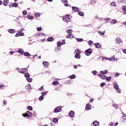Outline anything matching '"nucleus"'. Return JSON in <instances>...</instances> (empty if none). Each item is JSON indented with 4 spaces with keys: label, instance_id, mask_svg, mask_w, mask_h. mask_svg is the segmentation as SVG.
Here are the masks:
<instances>
[{
    "label": "nucleus",
    "instance_id": "774afa93",
    "mask_svg": "<svg viewBox=\"0 0 126 126\" xmlns=\"http://www.w3.org/2000/svg\"><path fill=\"white\" fill-rule=\"evenodd\" d=\"M123 3H124V4H126V0H123Z\"/></svg>",
    "mask_w": 126,
    "mask_h": 126
},
{
    "label": "nucleus",
    "instance_id": "680f3d73",
    "mask_svg": "<svg viewBox=\"0 0 126 126\" xmlns=\"http://www.w3.org/2000/svg\"><path fill=\"white\" fill-rule=\"evenodd\" d=\"M37 57H38V55L35 54V55L33 56V59H34L35 58H37Z\"/></svg>",
    "mask_w": 126,
    "mask_h": 126
},
{
    "label": "nucleus",
    "instance_id": "c03bdc74",
    "mask_svg": "<svg viewBox=\"0 0 126 126\" xmlns=\"http://www.w3.org/2000/svg\"><path fill=\"white\" fill-rule=\"evenodd\" d=\"M77 42H83V39L82 38H76Z\"/></svg>",
    "mask_w": 126,
    "mask_h": 126
},
{
    "label": "nucleus",
    "instance_id": "bf43d9fd",
    "mask_svg": "<svg viewBox=\"0 0 126 126\" xmlns=\"http://www.w3.org/2000/svg\"><path fill=\"white\" fill-rule=\"evenodd\" d=\"M23 71H24V73H25V72H26V71H27V68H24L23 69Z\"/></svg>",
    "mask_w": 126,
    "mask_h": 126
},
{
    "label": "nucleus",
    "instance_id": "72a5a7b5",
    "mask_svg": "<svg viewBox=\"0 0 126 126\" xmlns=\"http://www.w3.org/2000/svg\"><path fill=\"white\" fill-rule=\"evenodd\" d=\"M44 99V96H43L42 95H41L39 97V101H43V100Z\"/></svg>",
    "mask_w": 126,
    "mask_h": 126
},
{
    "label": "nucleus",
    "instance_id": "dca6fc26",
    "mask_svg": "<svg viewBox=\"0 0 126 126\" xmlns=\"http://www.w3.org/2000/svg\"><path fill=\"white\" fill-rule=\"evenodd\" d=\"M94 46H95V48L97 49H100L101 48V45L99 43H94Z\"/></svg>",
    "mask_w": 126,
    "mask_h": 126
},
{
    "label": "nucleus",
    "instance_id": "e433bc0d",
    "mask_svg": "<svg viewBox=\"0 0 126 126\" xmlns=\"http://www.w3.org/2000/svg\"><path fill=\"white\" fill-rule=\"evenodd\" d=\"M75 52L76 53V54H80V53H81V52H80V50L78 49L75 50Z\"/></svg>",
    "mask_w": 126,
    "mask_h": 126
},
{
    "label": "nucleus",
    "instance_id": "a878e982",
    "mask_svg": "<svg viewBox=\"0 0 126 126\" xmlns=\"http://www.w3.org/2000/svg\"><path fill=\"white\" fill-rule=\"evenodd\" d=\"M12 7H17L18 6V3L14 2L12 4Z\"/></svg>",
    "mask_w": 126,
    "mask_h": 126
},
{
    "label": "nucleus",
    "instance_id": "338daca9",
    "mask_svg": "<svg viewBox=\"0 0 126 126\" xmlns=\"http://www.w3.org/2000/svg\"><path fill=\"white\" fill-rule=\"evenodd\" d=\"M119 43H123V40H122V39H121V38H120V39H119Z\"/></svg>",
    "mask_w": 126,
    "mask_h": 126
},
{
    "label": "nucleus",
    "instance_id": "7ed1b4c3",
    "mask_svg": "<svg viewBox=\"0 0 126 126\" xmlns=\"http://www.w3.org/2000/svg\"><path fill=\"white\" fill-rule=\"evenodd\" d=\"M114 88L116 90V91L118 92V93H121L122 92V91H121V89L119 88V85H118V83H114L113 84Z\"/></svg>",
    "mask_w": 126,
    "mask_h": 126
},
{
    "label": "nucleus",
    "instance_id": "864d4df0",
    "mask_svg": "<svg viewBox=\"0 0 126 126\" xmlns=\"http://www.w3.org/2000/svg\"><path fill=\"white\" fill-rule=\"evenodd\" d=\"M122 9H123V10H124V12L126 11V6H125V5L123 6Z\"/></svg>",
    "mask_w": 126,
    "mask_h": 126
},
{
    "label": "nucleus",
    "instance_id": "79ce46f5",
    "mask_svg": "<svg viewBox=\"0 0 126 126\" xmlns=\"http://www.w3.org/2000/svg\"><path fill=\"white\" fill-rule=\"evenodd\" d=\"M72 37V33H70V34H68L67 35H66V38H70V37Z\"/></svg>",
    "mask_w": 126,
    "mask_h": 126
},
{
    "label": "nucleus",
    "instance_id": "423d86ee",
    "mask_svg": "<svg viewBox=\"0 0 126 126\" xmlns=\"http://www.w3.org/2000/svg\"><path fill=\"white\" fill-rule=\"evenodd\" d=\"M62 111V106H58L54 109V113H60Z\"/></svg>",
    "mask_w": 126,
    "mask_h": 126
},
{
    "label": "nucleus",
    "instance_id": "39448f33",
    "mask_svg": "<svg viewBox=\"0 0 126 126\" xmlns=\"http://www.w3.org/2000/svg\"><path fill=\"white\" fill-rule=\"evenodd\" d=\"M92 54V49L91 48L88 49L85 51V54L87 56H90Z\"/></svg>",
    "mask_w": 126,
    "mask_h": 126
},
{
    "label": "nucleus",
    "instance_id": "0e129e2a",
    "mask_svg": "<svg viewBox=\"0 0 126 126\" xmlns=\"http://www.w3.org/2000/svg\"><path fill=\"white\" fill-rule=\"evenodd\" d=\"M94 99L93 98H91L90 100V103H92V102H93Z\"/></svg>",
    "mask_w": 126,
    "mask_h": 126
},
{
    "label": "nucleus",
    "instance_id": "a19ab883",
    "mask_svg": "<svg viewBox=\"0 0 126 126\" xmlns=\"http://www.w3.org/2000/svg\"><path fill=\"white\" fill-rule=\"evenodd\" d=\"M59 83V82L58 81H55L52 83L53 85H57Z\"/></svg>",
    "mask_w": 126,
    "mask_h": 126
},
{
    "label": "nucleus",
    "instance_id": "37998d69",
    "mask_svg": "<svg viewBox=\"0 0 126 126\" xmlns=\"http://www.w3.org/2000/svg\"><path fill=\"white\" fill-rule=\"evenodd\" d=\"M28 110H29V111H32V110H33V108L31 106H29L27 108Z\"/></svg>",
    "mask_w": 126,
    "mask_h": 126
},
{
    "label": "nucleus",
    "instance_id": "4c0bfd02",
    "mask_svg": "<svg viewBox=\"0 0 126 126\" xmlns=\"http://www.w3.org/2000/svg\"><path fill=\"white\" fill-rule=\"evenodd\" d=\"M88 43L89 46H91V45H92V44H93V41L92 40H89V41H88Z\"/></svg>",
    "mask_w": 126,
    "mask_h": 126
},
{
    "label": "nucleus",
    "instance_id": "a211bd4d",
    "mask_svg": "<svg viewBox=\"0 0 126 126\" xmlns=\"http://www.w3.org/2000/svg\"><path fill=\"white\" fill-rule=\"evenodd\" d=\"M47 41H48V42H53V41H54V37H49L47 39Z\"/></svg>",
    "mask_w": 126,
    "mask_h": 126
},
{
    "label": "nucleus",
    "instance_id": "cd10ccee",
    "mask_svg": "<svg viewBox=\"0 0 126 126\" xmlns=\"http://www.w3.org/2000/svg\"><path fill=\"white\" fill-rule=\"evenodd\" d=\"M98 33L100 35H101V36L105 35V31H103V32L98 31Z\"/></svg>",
    "mask_w": 126,
    "mask_h": 126
},
{
    "label": "nucleus",
    "instance_id": "4468645a",
    "mask_svg": "<svg viewBox=\"0 0 126 126\" xmlns=\"http://www.w3.org/2000/svg\"><path fill=\"white\" fill-rule=\"evenodd\" d=\"M91 109V105H90L89 103L87 104L86 106V110H87V111H89V110H90Z\"/></svg>",
    "mask_w": 126,
    "mask_h": 126
},
{
    "label": "nucleus",
    "instance_id": "b1692460",
    "mask_svg": "<svg viewBox=\"0 0 126 126\" xmlns=\"http://www.w3.org/2000/svg\"><path fill=\"white\" fill-rule=\"evenodd\" d=\"M42 64L44 65V66H45V67L48 66V65H49V63H48L46 61L43 62Z\"/></svg>",
    "mask_w": 126,
    "mask_h": 126
},
{
    "label": "nucleus",
    "instance_id": "5fc2aeb1",
    "mask_svg": "<svg viewBox=\"0 0 126 126\" xmlns=\"http://www.w3.org/2000/svg\"><path fill=\"white\" fill-rule=\"evenodd\" d=\"M19 36H24V33L23 32H19Z\"/></svg>",
    "mask_w": 126,
    "mask_h": 126
},
{
    "label": "nucleus",
    "instance_id": "c756f323",
    "mask_svg": "<svg viewBox=\"0 0 126 126\" xmlns=\"http://www.w3.org/2000/svg\"><path fill=\"white\" fill-rule=\"evenodd\" d=\"M26 80H27L28 82H32V79L31 78H27Z\"/></svg>",
    "mask_w": 126,
    "mask_h": 126
},
{
    "label": "nucleus",
    "instance_id": "69168bd1",
    "mask_svg": "<svg viewBox=\"0 0 126 126\" xmlns=\"http://www.w3.org/2000/svg\"><path fill=\"white\" fill-rule=\"evenodd\" d=\"M33 116L34 117H36V116H37V113H36L35 112H33Z\"/></svg>",
    "mask_w": 126,
    "mask_h": 126
},
{
    "label": "nucleus",
    "instance_id": "de8ad7c7",
    "mask_svg": "<svg viewBox=\"0 0 126 126\" xmlns=\"http://www.w3.org/2000/svg\"><path fill=\"white\" fill-rule=\"evenodd\" d=\"M67 33H68V34H69V33H72V30H68L66 31Z\"/></svg>",
    "mask_w": 126,
    "mask_h": 126
},
{
    "label": "nucleus",
    "instance_id": "2eb2a0df",
    "mask_svg": "<svg viewBox=\"0 0 126 126\" xmlns=\"http://www.w3.org/2000/svg\"><path fill=\"white\" fill-rule=\"evenodd\" d=\"M62 2L63 3H65L64 4V6H68V4L67 3L68 1H67V0H62Z\"/></svg>",
    "mask_w": 126,
    "mask_h": 126
},
{
    "label": "nucleus",
    "instance_id": "c85d7f7f",
    "mask_svg": "<svg viewBox=\"0 0 126 126\" xmlns=\"http://www.w3.org/2000/svg\"><path fill=\"white\" fill-rule=\"evenodd\" d=\"M122 121L124 122H126V115L123 116V118H122Z\"/></svg>",
    "mask_w": 126,
    "mask_h": 126
},
{
    "label": "nucleus",
    "instance_id": "20e7f679",
    "mask_svg": "<svg viewBox=\"0 0 126 126\" xmlns=\"http://www.w3.org/2000/svg\"><path fill=\"white\" fill-rule=\"evenodd\" d=\"M23 117H26V118H30L32 117V113L30 111H27L25 114H23Z\"/></svg>",
    "mask_w": 126,
    "mask_h": 126
},
{
    "label": "nucleus",
    "instance_id": "49530a36",
    "mask_svg": "<svg viewBox=\"0 0 126 126\" xmlns=\"http://www.w3.org/2000/svg\"><path fill=\"white\" fill-rule=\"evenodd\" d=\"M112 106L115 108V109H118V104H116L115 103H113L112 104Z\"/></svg>",
    "mask_w": 126,
    "mask_h": 126
},
{
    "label": "nucleus",
    "instance_id": "412c9836",
    "mask_svg": "<svg viewBox=\"0 0 126 126\" xmlns=\"http://www.w3.org/2000/svg\"><path fill=\"white\" fill-rule=\"evenodd\" d=\"M81 56L80 55V54H78V53H76L75 55V58L76 59H80Z\"/></svg>",
    "mask_w": 126,
    "mask_h": 126
},
{
    "label": "nucleus",
    "instance_id": "ea45409f",
    "mask_svg": "<svg viewBox=\"0 0 126 126\" xmlns=\"http://www.w3.org/2000/svg\"><path fill=\"white\" fill-rule=\"evenodd\" d=\"M74 78H75V76L74 74L71 75L70 76V79H74Z\"/></svg>",
    "mask_w": 126,
    "mask_h": 126
},
{
    "label": "nucleus",
    "instance_id": "f3484780",
    "mask_svg": "<svg viewBox=\"0 0 126 126\" xmlns=\"http://www.w3.org/2000/svg\"><path fill=\"white\" fill-rule=\"evenodd\" d=\"M69 116L70 117V118H72L73 116H74V111H71L69 113Z\"/></svg>",
    "mask_w": 126,
    "mask_h": 126
},
{
    "label": "nucleus",
    "instance_id": "1a4fd4ad",
    "mask_svg": "<svg viewBox=\"0 0 126 126\" xmlns=\"http://www.w3.org/2000/svg\"><path fill=\"white\" fill-rule=\"evenodd\" d=\"M9 2V0H4L3 1V4L5 6H6L8 5Z\"/></svg>",
    "mask_w": 126,
    "mask_h": 126
},
{
    "label": "nucleus",
    "instance_id": "f03ea898",
    "mask_svg": "<svg viewBox=\"0 0 126 126\" xmlns=\"http://www.w3.org/2000/svg\"><path fill=\"white\" fill-rule=\"evenodd\" d=\"M98 77H100L101 79H106V81H110L111 79H112V77L110 76L106 77L105 75H102L101 74H98Z\"/></svg>",
    "mask_w": 126,
    "mask_h": 126
},
{
    "label": "nucleus",
    "instance_id": "6e6552de",
    "mask_svg": "<svg viewBox=\"0 0 126 126\" xmlns=\"http://www.w3.org/2000/svg\"><path fill=\"white\" fill-rule=\"evenodd\" d=\"M8 32L9 33H10L11 34H14V33H15V32H16V31H15V30L14 29H11L8 30Z\"/></svg>",
    "mask_w": 126,
    "mask_h": 126
},
{
    "label": "nucleus",
    "instance_id": "393cba45",
    "mask_svg": "<svg viewBox=\"0 0 126 126\" xmlns=\"http://www.w3.org/2000/svg\"><path fill=\"white\" fill-rule=\"evenodd\" d=\"M17 69H18V72H20V73H24V71H23V69L17 68Z\"/></svg>",
    "mask_w": 126,
    "mask_h": 126
},
{
    "label": "nucleus",
    "instance_id": "7c9ffc66",
    "mask_svg": "<svg viewBox=\"0 0 126 126\" xmlns=\"http://www.w3.org/2000/svg\"><path fill=\"white\" fill-rule=\"evenodd\" d=\"M48 94V91H45L43 93H41V95L42 96H45V95H47Z\"/></svg>",
    "mask_w": 126,
    "mask_h": 126
},
{
    "label": "nucleus",
    "instance_id": "13d9d810",
    "mask_svg": "<svg viewBox=\"0 0 126 126\" xmlns=\"http://www.w3.org/2000/svg\"><path fill=\"white\" fill-rule=\"evenodd\" d=\"M23 30H24V29H20V30L18 31V32H20V33H22V32H23Z\"/></svg>",
    "mask_w": 126,
    "mask_h": 126
},
{
    "label": "nucleus",
    "instance_id": "58836bf2",
    "mask_svg": "<svg viewBox=\"0 0 126 126\" xmlns=\"http://www.w3.org/2000/svg\"><path fill=\"white\" fill-rule=\"evenodd\" d=\"M110 4L112 5V6H116L117 5V3H116L115 2H112L110 3Z\"/></svg>",
    "mask_w": 126,
    "mask_h": 126
},
{
    "label": "nucleus",
    "instance_id": "f257e3e1",
    "mask_svg": "<svg viewBox=\"0 0 126 126\" xmlns=\"http://www.w3.org/2000/svg\"><path fill=\"white\" fill-rule=\"evenodd\" d=\"M71 18H72V17L70 15H66L63 18V21H64V22H66V23H68V22H70V21H71Z\"/></svg>",
    "mask_w": 126,
    "mask_h": 126
},
{
    "label": "nucleus",
    "instance_id": "6e6d98bb",
    "mask_svg": "<svg viewBox=\"0 0 126 126\" xmlns=\"http://www.w3.org/2000/svg\"><path fill=\"white\" fill-rule=\"evenodd\" d=\"M42 30V28L41 27H38L37 28V31H41Z\"/></svg>",
    "mask_w": 126,
    "mask_h": 126
},
{
    "label": "nucleus",
    "instance_id": "bb28decb",
    "mask_svg": "<svg viewBox=\"0 0 126 126\" xmlns=\"http://www.w3.org/2000/svg\"><path fill=\"white\" fill-rule=\"evenodd\" d=\"M53 122L55 124H57L59 122V119H58L57 118H53Z\"/></svg>",
    "mask_w": 126,
    "mask_h": 126
},
{
    "label": "nucleus",
    "instance_id": "aec40b11",
    "mask_svg": "<svg viewBox=\"0 0 126 126\" xmlns=\"http://www.w3.org/2000/svg\"><path fill=\"white\" fill-rule=\"evenodd\" d=\"M110 23L111 25H114V24L118 23V21H117L116 20H112Z\"/></svg>",
    "mask_w": 126,
    "mask_h": 126
},
{
    "label": "nucleus",
    "instance_id": "0eeeda50",
    "mask_svg": "<svg viewBox=\"0 0 126 126\" xmlns=\"http://www.w3.org/2000/svg\"><path fill=\"white\" fill-rule=\"evenodd\" d=\"M63 45H65V40L64 39L63 40V42L59 41L57 42L58 47H61V46H63Z\"/></svg>",
    "mask_w": 126,
    "mask_h": 126
},
{
    "label": "nucleus",
    "instance_id": "f704fd0d",
    "mask_svg": "<svg viewBox=\"0 0 126 126\" xmlns=\"http://www.w3.org/2000/svg\"><path fill=\"white\" fill-rule=\"evenodd\" d=\"M106 22H110L111 21V19L110 18H105L104 19Z\"/></svg>",
    "mask_w": 126,
    "mask_h": 126
},
{
    "label": "nucleus",
    "instance_id": "2f4dec72",
    "mask_svg": "<svg viewBox=\"0 0 126 126\" xmlns=\"http://www.w3.org/2000/svg\"><path fill=\"white\" fill-rule=\"evenodd\" d=\"M78 14L80 16H84V13L83 12H79Z\"/></svg>",
    "mask_w": 126,
    "mask_h": 126
},
{
    "label": "nucleus",
    "instance_id": "603ef678",
    "mask_svg": "<svg viewBox=\"0 0 126 126\" xmlns=\"http://www.w3.org/2000/svg\"><path fill=\"white\" fill-rule=\"evenodd\" d=\"M23 14L24 15H26V14H27V11L26 10L23 11Z\"/></svg>",
    "mask_w": 126,
    "mask_h": 126
},
{
    "label": "nucleus",
    "instance_id": "3c124183",
    "mask_svg": "<svg viewBox=\"0 0 126 126\" xmlns=\"http://www.w3.org/2000/svg\"><path fill=\"white\" fill-rule=\"evenodd\" d=\"M105 85H106V83H101L100 84L101 87H103V86H105Z\"/></svg>",
    "mask_w": 126,
    "mask_h": 126
},
{
    "label": "nucleus",
    "instance_id": "ddd939ff",
    "mask_svg": "<svg viewBox=\"0 0 126 126\" xmlns=\"http://www.w3.org/2000/svg\"><path fill=\"white\" fill-rule=\"evenodd\" d=\"M45 34L43 33H38V34L36 33L34 34L35 37H36L37 38H39V36H44Z\"/></svg>",
    "mask_w": 126,
    "mask_h": 126
},
{
    "label": "nucleus",
    "instance_id": "9b49d317",
    "mask_svg": "<svg viewBox=\"0 0 126 126\" xmlns=\"http://www.w3.org/2000/svg\"><path fill=\"white\" fill-rule=\"evenodd\" d=\"M72 9L73 11H75L76 12H78V11H79V9H78V8L75 6L72 7Z\"/></svg>",
    "mask_w": 126,
    "mask_h": 126
},
{
    "label": "nucleus",
    "instance_id": "052dcab7",
    "mask_svg": "<svg viewBox=\"0 0 126 126\" xmlns=\"http://www.w3.org/2000/svg\"><path fill=\"white\" fill-rule=\"evenodd\" d=\"M119 75H120L119 73H116V74H115L116 77H118V76H119Z\"/></svg>",
    "mask_w": 126,
    "mask_h": 126
},
{
    "label": "nucleus",
    "instance_id": "e2e57ef3",
    "mask_svg": "<svg viewBox=\"0 0 126 126\" xmlns=\"http://www.w3.org/2000/svg\"><path fill=\"white\" fill-rule=\"evenodd\" d=\"M15 37H19V32H18L15 34Z\"/></svg>",
    "mask_w": 126,
    "mask_h": 126
},
{
    "label": "nucleus",
    "instance_id": "4d7b16f0",
    "mask_svg": "<svg viewBox=\"0 0 126 126\" xmlns=\"http://www.w3.org/2000/svg\"><path fill=\"white\" fill-rule=\"evenodd\" d=\"M44 90V87H43V86H41V87L39 89V91H42V90Z\"/></svg>",
    "mask_w": 126,
    "mask_h": 126
},
{
    "label": "nucleus",
    "instance_id": "473e14b6",
    "mask_svg": "<svg viewBox=\"0 0 126 126\" xmlns=\"http://www.w3.org/2000/svg\"><path fill=\"white\" fill-rule=\"evenodd\" d=\"M25 77H26V78H28L30 77V74H29V73H26L25 74Z\"/></svg>",
    "mask_w": 126,
    "mask_h": 126
},
{
    "label": "nucleus",
    "instance_id": "6ab92c4d",
    "mask_svg": "<svg viewBox=\"0 0 126 126\" xmlns=\"http://www.w3.org/2000/svg\"><path fill=\"white\" fill-rule=\"evenodd\" d=\"M18 52L19 54H21V55H23V54H24V51L23 49H19L18 50Z\"/></svg>",
    "mask_w": 126,
    "mask_h": 126
},
{
    "label": "nucleus",
    "instance_id": "a18cd8bd",
    "mask_svg": "<svg viewBox=\"0 0 126 126\" xmlns=\"http://www.w3.org/2000/svg\"><path fill=\"white\" fill-rule=\"evenodd\" d=\"M119 40H120V37H117V38H116V43L117 44L120 43Z\"/></svg>",
    "mask_w": 126,
    "mask_h": 126
},
{
    "label": "nucleus",
    "instance_id": "c9c22d12",
    "mask_svg": "<svg viewBox=\"0 0 126 126\" xmlns=\"http://www.w3.org/2000/svg\"><path fill=\"white\" fill-rule=\"evenodd\" d=\"M27 18H28V19H33V18H34V17H33V16L28 15Z\"/></svg>",
    "mask_w": 126,
    "mask_h": 126
},
{
    "label": "nucleus",
    "instance_id": "8fccbe9b",
    "mask_svg": "<svg viewBox=\"0 0 126 126\" xmlns=\"http://www.w3.org/2000/svg\"><path fill=\"white\" fill-rule=\"evenodd\" d=\"M34 16H35V17H38V16H40V13H36L34 14Z\"/></svg>",
    "mask_w": 126,
    "mask_h": 126
},
{
    "label": "nucleus",
    "instance_id": "f8f14e48",
    "mask_svg": "<svg viewBox=\"0 0 126 126\" xmlns=\"http://www.w3.org/2000/svg\"><path fill=\"white\" fill-rule=\"evenodd\" d=\"M100 74H101V75H104V74H107V73H108V70H105L104 71H100Z\"/></svg>",
    "mask_w": 126,
    "mask_h": 126
},
{
    "label": "nucleus",
    "instance_id": "9d476101",
    "mask_svg": "<svg viewBox=\"0 0 126 126\" xmlns=\"http://www.w3.org/2000/svg\"><path fill=\"white\" fill-rule=\"evenodd\" d=\"M26 89H27L28 91H31V89H32L31 88V85H30V84H28L27 86H26Z\"/></svg>",
    "mask_w": 126,
    "mask_h": 126
},
{
    "label": "nucleus",
    "instance_id": "09e8293b",
    "mask_svg": "<svg viewBox=\"0 0 126 126\" xmlns=\"http://www.w3.org/2000/svg\"><path fill=\"white\" fill-rule=\"evenodd\" d=\"M92 72L94 75H96V74H97V71L96 70H94Z\"/></svg>",
    "mask_w": 126,
    "mask_h": 126
},
{
    "label": "nucleus",
    "instance_id": "5701e85b",
    "mask_svg": "<svg viewBox=\"0 0 126 126\" xmlns=\"http://www.w3.org/2000/svg\"><path fill=\"white\" fill-rule=\"evenodd\" d=\"M93 125L94 126H98L99 125V122L95 121L94 122H93Z\"/></svg>",
    "mask_w": 126,
    "mask_h": 126
},
{
    "label": "nucleus",
    "instance_id": "4be33fe9",
    "mask_svg": "<svg viewBox=\"0 0 126 126\" xmlns=\"http://www.w3.org/2000/svg\"><path fill=\"white\" fill-rule=\"evenodd\" d=\"M24 55L25 57H30V56H31V54L28 52H25L24 53Z\"/></svg>",
    "mask_w": 126,
    "mask_h": 126
}]
</instances>
